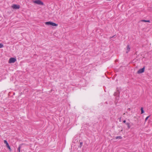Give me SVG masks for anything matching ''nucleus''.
I'll return each mask as SVG.
<instances>
[{
	"instance_id": "1",
	"label": "nucleus",
	"mask_w": 152,
	"mask_h": 152,
	"mask_svg": "<svg viewBox=\"0 0 152 152\" xmlns=\"http://www.w3.org/2000/svg\"><path fill=\"white\" fill-rule=\"evenodd\" d=\"M45 23L46 25H50L53 26H58L57 24L50 21L46 22Z\"/></svg>"
},
{
	"instance_id": "2",
	"label": "nucleus",
	"mask_w": 152,
	"mask_h": 152,
	"mask_svg": "<svg viewBox=\"0 0 152 152\" xmlns=\"http://www.w3.org/2000/svg\"><path fill=\"white\" fill-rule=\"evenodd\" d=\"M33 2L34 3L36 4H39V5H43V2L40 0H37L34 1H33Z\"/></svg>"
},
{
	"instance_id": "3",
	"label": "nucleus",
	"mask_w": 152,
	"mask_h": 152,
	"mask_svg": "<svg viewBox=\"0 0 152 152\" xmlns=\"http://www.w3.org/2000/svg\"><path fill=\"white\" fill-rule=\"evenodd\" d=\"M16 61V59L14 58H10L9 61V63H14Z\"/></svg>"
},
{
	"instance_id": "4",
	"label": "nucleus",
	"mask_w": 152,
	"mask_h": 152,
	"mask_svg": "<svg viewBox=\"0 0 152 152\" xmlns=\"http://www.w3.org/2000/svg\"><path fill=\"white\" fill-rule=\"evenodd\" d=\"M20 6L14 4L12 6V7L14 9H18L20 8Z\"/></svg>"
},
{
	"instance_id": "5",
	"label": "nucleus",
	"mask_w": 152,
	"mask_h": 152,
	"mask_svg": "<svg viewBox=\"0 0 152 152\" xmlns=\"http://www.w3.org/2000/svg\"><path fill=\"white\" fill-rule=\"evenodd\" d=\"M4 142L5 144H6V145L7 147L9 149L10 151H11V148H10V146H9L7 141L6 140H4Z\"/></svg>"
},
{
	"instance_id": "6",
	"label": "nucleus",
	"mask_w": 152,
	"mask_h": 152,
	"mask_svg": "<svg viewBox=\"0 0 152 152\" xmlns=\"http://www.w3.org/2000/svg\"><path fill=\"white\" fill-rule=\"evenodd\" d=\"M145 70V68L143 67V68L140 69L138 71L137 73L138 74L144 72Z\"/></svg>"
},
{
	"instance_id": "7",
	"label": "nucleus",
	"mask_w": 152,
	"mask_h": 152,
	"mask_svg": "<svg viewBox=\"0 0 152 152\" xmlns=\"http://www.w3.org/2000/svg\"><path fill=\"white\" fill-rule=\"evenodd\" d=\"M130 49V46L129 45H128L126 47L127 51L126 52V53H128Z\"/></svg>"
},
{
	"instance_id": "8",
	"label": "nucleus",
	"mask_w": 152,
	"mask_h": 152,
	"mask_svg": "<svg viewBox=\"0 0 152 152\" xmlns=\"http://www.w3.org/2000/svg\"><path fill=\"white\" fill-rule=\"evenodd\" d=\"M140 21L143 22H150V21L149 20H141Z\"/></svg>"
},
{
	"instance_id": "9",
	"label": "nucleus",
	"mask_w": 152,
	"mask_h": 152,
	"mask_svg": "<svg viewBox=\"0 0 152 152\" xmlns=\"http://www.w3.org/2000/svg\"><path fill=\"white\" fill-rule=\"evenodd\" d=\"M21 145H20L18 147V152H20V149L21 148Z\"/></svg>"
},
{
	"instance_id": "10",
	"label": "nucleus",
	"mask_w": 152,
	"mask_h": 152,
	"mask_svg": "<svg viewBox=\"0 0 152 152\" xmlns=\"http://www.w3.org/2000/svg\"><path fill=\"white\" fill-rule=\"evenodd\" d=\"M126 124L127 125V127H128V128H129V129L130 128V124L129 123H126Z\"/></svg>"
},
{
	"instance_id": "11",
	"label": "nucleus",
	"mask_w": 152,
	"mask_h": 152,
	"mask_svg": "<svg viewBox=\"0 0 152 152\" xmlns=\"http://www.w3.org/2000/svg\"><path fill=\"white\" fill-rule=\"evenodd\" d=\"M122 137L121 136H117L116 137H115V139H122Z\"/></svg>"
},
{
	"instance_id": "12",
	"label": "nucleus",
	"mask_w": 152,
	"mask_h": 152,
	"mask_svg": "<svg viewBox=\"0 0 152 152\" xmlns=\"http://www.w3.org/2000/svg\"><path fill=\"white\" fill-rule=\"evenodd\" d=\"M141 114H142L144 113V111L143 110V107H141Z\"/></svg>"
},
{
	"instance_id": "13",
	"label": "nucleus",
	"mask_w": 152,
	"mask_h": 152,
	"mask_svg": "<svg viewBox=\"0 0 152 152\" xmlns=\"http://www.w3.org/2000/svg\"><path fill=\"white\" fill-rule=\"evenodd\" d=\"M3 47V45L2 43L0 44V48H1Z\"/></svg>"
},
{
	"instance_id": "14",
	"label": "nucleus",
	"mask_w": 152,
	"mask_h": 152,
	"mask_svg": "<svg viewBox=\"0 0 152 152\" xmlns=\"http://www.w3.org/2000/svg\"><path fill=\"white\" fill-rule=\"evenodd\" d=\"M149 117H150V116H148L146 117V118H145V122L147 120V119H148V118H149Z\"/></svg>"
},
{
	"instance_id": "15",
	"label": "nucleus",
	"mask_w": 152,
	"mask_h": 152,
	"mask_svg": "<svg viewBox=\"0 0 152 152\" xmlns=\"http://www.w3.org/2000/svg\"><path fill=\"white\" fill-rule=\"evenodd\" d=\"M83 145V142H80V146L81 147Z\"/></svg>"
},
{
	"instance_id": "16",
	"label": "nucleus",
	"mask_w": 152,
	"mask_h": 152,
	"mask_svg": "<svg viewBox=\"0 0 152 152\" xmlns=\"http://www.w3.org/2000/svg\"><path fill=\"white\" fill-rule=\"evenodd\" d=\"M126 120H124L123 121V122L124 123H125L126 122Z\"/></svg>"
},
{
	"instance_id": "17",
	"label": "nucleus",
	"mask_w": 152,
	"mask_h": 152,
	"mask_svg": "<svg viewBox=\"0 0 152 152\" xmlns=\"http://www.w3.org/2000/svg\"><path fill=\"white\" fill-rule=\"evenodd\" d=\"M114 36H112V37H110V39H111V38H113Z\"/></svg>"
}]
</instances>
